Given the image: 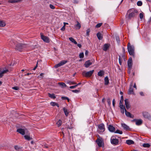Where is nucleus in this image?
Instances as JSON below:
<instances>
[{
	"instance_id": "f257e3e1",
	"label": "nucleus",
	"mask_w": 151,
	"mask_h": 151,
	"mask_svg": "<svg viewBox=\"0 0 151 151\" xmlns=\"http://www.w3.org/2000/svg\"><path fill=\"white\" fill-rule=\"evenodd\" d=\"M137 13L138 11L137 10L134 9H130L127 11L126 17L128 19H130L137 15Z\"/></svg>"
},
{
	"instance_id": "f03ea898",
	"label": "nucleus",
	"mask_w": 151,
	"mask_h": 151,
	"mask_svg": "<svg viewBox=\"0 0 151 151\" xmlns=\"http://www.w3.org/2000/svg\"><path fill=\"white\" fill-rule=\"evenodd\" d=\"M127 49L129 54L133 57H134V46L131 45L130 43L129 42L127 45Z\"/></svg>"
},
{
	"instance_id": "7ed1b4c3",
	"label": "nucleus",
	"mask_w": 151,
	"mask_h": 151,
	"mask_svg": "<svg viewBox=\"0 0 151 151\" xmlns=\"http://www.w3.org/2000/svg\"><path fill=\"white\" fill-rule=\"evenodd\" d=\"M14 42V45L16 46L15 49L16 50L21 51L23 48L26 47V45L25 44L19 43H18L16 42Z\"/></svg>"
},
{
	"instance_id": "20e7f679",
	"label": "nucleus",
	"mask_w": 151,
	"mask_h": 151,
	"mask_svg": "<svg viewBox=\"0 0 151 151\" xmlns=\"http://www.w3.org/2000/svg\"><path fill=\"white\" fill-rule=\"evenodd\" d=\"M110 142L111 143L115 145H118L119 144V140L116 138V137L114 136L111 137V139Z\"/></svg>"
},
{
	"instance_id": "39448f33",
	"label": "nucleus",
	"mask_w": 151,
	"mask_h": 151,
	"mask_svg": "<svg viewBox=\"0 0 151 151\" xmlns=\"http://www.w3.org/2000/svg\"><path fill=\"white\" fill-rule=\"evenodd\" d=\"M94 71V70H93L88 72H86V71H84L82 72V74L85 77H89L92 75Z\"/></svg>"
},
{
	"instance_id": "423d86ee",
	"label": "nucleus",
	"mask_w": 151,
	"mask_h": 151,
	"mask_svg": "<svg viewBox=\"0 0 151 151\" xmlns=\"http://www.w3.org/2000/svg\"><path fill=\"white\" fill-rule=\"evenodd\" d=\"M98 146L99 147H104V143L103 142V141L102 138H98L96 140Z\"/></svg>"
},
{
	"instance_id": "0eeeda50",
	"label": "nucleus",
	"mask_w": 151,
	"mask_h": 151,
	"mask_svg": "<svg viewBox=\"0 0 151 151\" xmlns=\"http://www.w3.org/2000/svg\"><path fill=\"white\" fill-rule=\"evenodd\" d=\"M40 35L41 39H42L44 42L46 43H49L50 42V40L48 37L44 36L42 33H41Z\"/></svg>"
},
{
	"instance_id": "6e6552de",
	"label": "nucleus",
	"mask_w": 151,
	"mask_h": 151,
	"mask_svg": "<svg viewBox=\"0 0 151 151\" xmlns=\"http://www.w3.org/2000/svg\"><path fill=\"white\" fill-rule=\"evenodd\" d=\"M143 116L146 119L151 120V116L148 112H144L142 113Z\"/></svg>"
},
{
	"instance_id": "1a4fd4ad",
	"label": "nucleus",
	"mask_w": 151,
	"mask_h": 151,
	"mask_svg": "<svg viewBox=\"0 0 151 151\" xmlns=\"http://www.w3.org/2000/svg\"><path fill=\"white\" fill-rule=\"evenodd\" d=\"M99 131L100 132H104L105 130L104 125V124L101 123L98 125Z\"/></svg>"
},
{
	"instance_id": "9d476101",
	"label": "nucleus",
	"mask_w": 151,
	"mask_h": 151,
	"mask_svg": "<svg viewBox=\"0 0 151 151\" xmlns=\"http://www.w3.org/2000/svg\"><path fill=\"white\" fill-rule=\"evenodd\" d=\"M67 62V60H62L60 63L56 64L55 65L54 67L55 68H58V67H60L66 63Z\"/></svg>"
},
{
	"instance_id": "9b49d317",
	"label": "nucleus",
	"mask_w": 151,
	"mask_h": 151,
	"mask_svg": "<svg viewBox=\"0 0 151 151\" xmlns=\"http://www.w3.org/2000/svg\"><path fill=\"white\" fill-rule=\"evenodd\" d=\"M27 130V129L26 128L23 129L19 128L17 129V131L22 135H24L25 134V132H26Z\"/></svg>"
},
{
	"instance_id": "f8f14e48",
	"label": "nucleus",
	"mask_w": 151,
	"mask_h": 151,
	"mask_svg": "<svg viewBox=\"0 0 151 151\" xmlns=\"http://www.w3.org/2000/svg\"><path fill=\"white\" fill-rule=\"evenodd\" d=\"M9 72V70L6 68H4L2 71H1L0 73V78L3 76L4 74L6 73Z\"/></svg>"
},
{
	"instance_id": "ddd939ff",
	"label": "nucleus",
	"mask_w": 151,
	"mask_h": 151,
	"mask_svg": "<svg viewBox=\"0 0 151 151\" xmlns=\"http://www.w3.org/2000/svg\"><path fill=\"white\" fill-rule=\"evenodd\" d=\"M127 63L128 68H129V70H130L132 68L133 64L132 60L131 58H130L129 59Z\"/></svg>"
},
{
	"instance_id": "4468645a",
	"label": "nucleus",
	"mask_w": 151,
	"mask_h": 151,
	"mask_svg": "<svg viewBox=\"0 0 151 151\" xmlns=\"http://www.w3.org/2000/svg\"><path fill=\"white\" fill-rule=\"evenodd\" d=\"M93 61L91 62V60H90L86 61L85 63L84 64V65H85V67L88 68V67L90 65L92 64Z\"/></svg>"
},
{
	"instance_id": "2eb2a0df",
	"label": "nucleus",
	"mask_w": 151,
	"mask_h": 151,
	"mask_svg": "<svg viewBox=\"0 0 151 151\" xmlns=\"http://www.w3.org/2000/svg\"><path fill=\"white\" fill-rule=\"evenodd\" d=\"M108 128L110 132H115V128L113 126L111 125H109L108 126Z\"/></svg>"
},
{
	"instance_id": "dca6fc26",
	"label": "nucleus",
	"mask_w": 151,
	"mask_h": 151,
	"mask_svg": "<svg viewBox=\"0 0 151 151\" xmlns=\"http://www.w3.org/2000/svg\"><path fill=\"white\" fill-rule=\"evenodd\" d=\"M132 83L130 85V88L128 91V93L129 94H134L133 89L132 88Z\"/></svg>"
},
{
	"instance_id": "f3484780",
	"label": "nucleus",
	"mask_w": 151,
	"mask_h": 151,
	"mask_svg": "<svg viewBox=\"0 0 151 151\" xmlns=\"http://www.w3.org/2000/svg\"><path fill=\"white\" fill-rule=\"evenodd\" d=\"M125 112L127 116L131 118H133V116L131 114L130 112L127 111L126 109H125Z\"/></svg>"
},
{
	"instance_id": "a211bd4d",
	"label": "nucleus",
	"mask_w": 151,
	"mask_h": 151,
	"mask_svg": "<svg viewBox=\"0 0 151 151\" xmlns=\"http://www.w3.org/2000/svg\"><path fill=\"white\" fill-rule=\"evenodd\" d=\"M110 46V45L109 44H106L104 46L103 48V50L104 51H106L108 49Z\"/></svg>"
},
{
	"instance_id": "6ab92c4d",
	"label": "nucleus",
	"mask_w": 151,
	"mask_h": 151,
	"mask_svg": "<svg viewBox=\"0 0 151 151\" xmlns=\"http://www.w3.org/2000/svg\"><path fill=\"white\" fill-rule=\"evenodd\" d=\"M124 101L126 107L127 109H128L130 108V106L128 100L127 99H126L124 100Z\"/></svg>"
},
{
	"instance_id": "aec40b11",
	"label": "nucleus",
	"mask_w": 151,
	"mask_h": 151,
	"mask_svg": "<svg viewBox=\"0 0 151 151\" xmlns=\"http://www.w3.org/2000/svg\"><path fill=\"white\" fill-rule=\"evenodd\" d=\"M22 0H8V2L11 3H18L21 1Z\"/></svg>"
},
{
	"instance_id": "412c9836",
	"label": "nucleus",
	"mask_w": 151,
	"mask_h": 151,
	"mask_svg": "<svg viewBox=\"0 0 151 151\" xmlns=\"http://www.w3.org/2000/svg\"><path fill=\"white\" fill-rule=\"evenodd\" d=\"M98 39L99 40H101L103 38V35L100 32L98 33L96 35Z\"/></svg>"
},
{
	"instance_id": "4be33fe9",
	"label": "nucleus",
	"mask_w": 151,
	"mask_h": 151,
	"mask_svg": "<svg viewBox=\"0 0 151 151\" xmlns=\"http://www.w3.org/2000/svg\"><path fill=\"white\" fill-rule=\"evenodd\" d=\"M122 125L124 129L126 130H127L129 129V127L125 124H122Z\"/></svg>"
},
{
	"instance_id": "5701e85b",
	"label": "nucleus",
	"mask_w": 151,
	"mask_h": 151,
	"mask_svg": "<svg viewBox=\"0 0 151 151\" xmlns=\"http://www.w3.org/2000/svg\"><path fill=\"white\" fill-rule=\"evenodd\" d=\"M136 121V124L137 125H140L142 123V121L141 119L137 120Z\"/></svg>"
},
{
	"instance_id": "b1692460",
	"label": "nucleus",
	"mask_w": 151,
	"mask_h": 151,
	"mask_svg": "<svg viewBox=\"0 0 151 151\" xmlns=\"http://www.w3.org/2000/svg\"><path fill=\"white\" fill-rule=\"evenodd\" d=\"M104 84L105 85H107L109 83V80L107 76H106L104 78Z\"/></svg>"
},
{
	"instance_id": "393cba45",
	"label": "nucleus",
	"mask_w": 151,
	"mask_h": 151,
	"mask_svg": "<svg viewBox=\"0 0 151 151\" xmlns=\"http://www.w3.org/2000/svg\"><path fill=\"white\" fill-rule=\"evenodd\" d=\"M75 26L76 29H79L81 27V25L77 21V24L75 25Z\"/></svg>"
},
{
	"instance_id": "a878e982",
	"label": "nucleus",
	"mask_w": 151,
	"mask_h": 151,
	"mask_svg": "<svg viewBox=\"0 0 151 151\" xmlns=\"http://www.w3.org/2000/svg\"><path fill=\"white\" fill-rule=\"evenodd\" d=\"M58 84L62 88H65L66 86V85L63 83L59 82L58 83Z\"/></svg>"
},
{
	"instance_id": "bb28decb",
	"label": "nucleus",
	"mask_w": 151,
	"mask_h": 151,
	"mask_svg": "<svg viewBox=\"0 0 151 151\" xmlns=\"http://www.w3.org/2000/svg\"><path fill=\"white\" fill-rule=\"evenodd\" d=\"M126 143L129 145H130L134 143V142L131 140H128L126 141Z\"/></svg>"
},
{
	"instance_id": "cd10ccee",
	"label": "nucleus",
	"mask_w": 151,
	"mask_h": 151,
	"mask_svg": "<svg viewBox=\"0 0 151 151\" xmlns=\"http://www.w3.org/2000/svg\"><path fill=\"white\" fill-rule=\"evenodd\" d=\"M104 72L103 70H101L98 73V75L99 76H102L104 74Z\"/></svg>"
},
{
	"instance_id": "c85d7f7f",
	"label": "nucleus",
	"mask_w": 151,
	"mask_h": 151,
	"mask_svg": "<svg viewBox=\"0 0 151 151\" xmlns=\"http://www.w3.org/2000/svg\"><path fill=\"white\" fill-rule=\"evenodd\" d=\"M69 39L72 42L74 43L75 44H77V42L72 37H69Z\"/></svg>"
},
{
	"instance_id": "c756f323",
	"label": "nucleus",
	"mask_w": 151,
	"mask_h": 151,
	"mask_svg": "<svg viewBox=\"0 0 151 151\" xmlns=\"http://www.w3.org/2000/svg\"><path fill=\"white\" fill-rule=\"evenodd\" d=\"M14 149L17 151H20L22 150V147H19L18 146H15Z\"/></svg>"
},
{
	"instance_id": "7c9ffc66",
	"label": "nucleus",
	"mask_w": 151,
	"mask_h": 151,
	"mask_svg": "<svg viewBox=\"0 0 151 151\" xmlns=\"http://www.w3.org/2000/svg\"><path fill=\"white\" fill-rule=\"evenodd\" d=\"M49 96L52 98L53 99H55V98L56 97L55 96V95L54 94H50V93H49L48 94Z\"/></svg>"
},
{
	"instance_id": "2f4dec72",
	"label": "nucleus",
	"mask_w": 151,
	"mask_h": 151,
	"mask_svg": "<svg viewBox=\"0 0 151 151\" xmlns=\"http://www.w3.org/2000/svg\"><path fill=\"white\" fill-rule=\"evenodd\" d=\"M50 105L52 106H57L58 107H59V105L56 103H55V102H51L50 103Z\"/></svg>"
},
{
	"instance_id": "473e14b6",
	"label": "nucleus",
	"mask_w": 151,
	"mask_h": 151,
	"mask_svg": "<svg viewBox=\"0 0 151 151\" xmlns=\"http://www.w3.org/2000/svg\"><path fill=\"white\" fill-rule=\"evenodd\" d=\"M142 146L144 147H149L150 145L149 143H144L143 144Z\"/></svg>"
},
{
	"instance_id": "72a5a7b5",
	"label": "nucleus",
	"mask_w": 151,
	"mask_h": 151,
	"mask_svg": "<svg viewBox=\"0 0 151 151\" xmlns=\"http://www.w3.org/2000/svg\"><path fill=\"white\" fill-rule=\"evenodd\" d=\"M63 109L65 115L67 116L68 114V111L67 109L65 108H64Z\"/></svg>"
},
{
	"instance_id": "f704fd0d",
	"label": "nucleus",
	"mask_w": 151,
	"mask_h": 151,
	"mask_svg": "<svg viewBox=\"0 0 151 151\" xmlns=\"http://www.w3.org/2000/svg\"><path fill=\"white\" fill-rule=\"evenodd\" d=\"M24 137L25 139L29 140L31 139V138L29 135H25L24 136Z\"/></svg>"
},
{
	"instance_id": "c9c22d12",
	"label": "nucleus",
	"mask_w": 151,
	"mask_h": 151,
	"mask_svg": "<svg viewBox=\"0 0 151 151\" xmlns=\"http://www.w3.org/2000/svg\"><path fill=\"white\" fill-rule=\"evenodd\" d=\"M123 101H120L119 105L120 109H122L123 108V107H125L124 106H123Z\"/></svg>"
},
{
	"instance_id": "e433bc0d",
	"label": "nucleus",
	"mask_w": 151,
	"mask_h": 151,
	"mask_svg": "<svg viewBox=\"0 0 151 151\" xmlns=\"http://www.w3.org/2000/svg\"><path fill=\"white\" fill-rule=\"evenodd\" d=\"M5 24L4 22L1 21H0V27H3L5 26Z\"/></svg>"
},
{
	"instance_id": "4c0bfd02",
	"label": "nucleus",
	"mask_w": 151,
	"mask_h": 151,
	"mask_svg": "<svg viewBox=\"0 0 151 151\" xmlns=\"http://www.w3.org/2000/svg\"><path fill=\"white\" fill-rule=\"evenodd\" d=\"M102 23H99L96 24L95 26V27L96 28H99L100 27L102 24Z\"/></svg>"
},
{
	"instance_id": "58836bf2",
	"label": "nucleus",
	"mask_w": 151,
	"mask_h": 151,
	"mask_svg": "<svg viewBox=\"0 0 151 151\" xmlns=\"http://www.w3.org/2000/svg\"><path fill=\"white\" fill-rule=\"evenodd\" d=\"M62 124V121L60 120H59L57 123V124L58 127H60Z\"/></svg>"
},
{
	"instance_id": "ea45409f",
	"label": "nucleus",
	"mask_w": 151,
	"mask_h": 151,
	"mask_svg": "<svg viewBox=\"0 0 151 151\" xmlns=\"http://www.w3.org/2000/svg\"><path fill=\"white\" fill-rule=\"evenodd\" d=\"M115 133H119L120 134H122L123 133L122 132V131L119 130H116L115 132H114Z\"/></svg>"
},
{
	"instance_id": "a19ab883",
	"label": "nucleus",
	"mask_w": 151,
	"mask_h": 151,
	"mask_svg": "<svg viewBox=\"0 0 151 151\" xmlns=\"http://www.w3.org/2000/svg\"><path fill=\"white\" fill-rule=\"evenodd\" d=\"M142 3L141 1H139L137 3V4L138 6H140L142 5Z\"/></svg>"
},
{
	"instance_id": "79ce46f5",
	"label": "nucleus",
	"mask_w": 151,
	"mask_h": 151,
	"mask_svg": "<svg viewBox=\"0 0 151 151\" xmlns=\"http://www.w3.org/2000/svg\"><path fill=\"white\" fill-rule=\"evenodd\" d=\"M79 56L80 58H82L84 57V54L83 52L81 53L79 55Z\"/></svg>"
},
{
	"instance_id": "37998d69",
	"label": "nucleus",
	"mask_w": 151,
	"mask_h": 151,
	"mask_svg": "<svg viewBox=\"0 0 151 151\" xmlns=\"http://www.w3.org/2000/svg\"><path fill=\"white\" fill-rule=\"evenodd\" d=\"M107 102L109 106L111 105V99L109 98H108L107 99Z\"/></svg>"
},
{
	"instance_id": "c03bdc74",
	"label": "nucleus",
	"mask_w": 151,
	"mask_h": 151,
	"mask_svg": "<svg viewBox=\"0 0 151 151\" xmlns=\"http://www.w3.org/2000/svg\"><path fill=\"white\" fill-rule=\"evenodd\" d=\"M143 17V13H141L139 14V17L140 19H142Z\"/></svg>"
},
{
	"instance_id": "a18cd8bd",
	"label": "nucleus",
	"mask_w": 151,
	"mask_h": 151,
	"mask_svg": "<svg viewBox=\"0 0 151 151\" xmlns=\"http://www.w3.org/2000/svg\"><path fill=\"white\" fill-rule=\"evenodd\" d=\"M86 34L88 36L89 35V32H90V30L89 29H88L86 31Z\"/></svg>"
},
{
	"instance_id": "49530a36",
	"label": "nucleus",
	"mask_w": 151,
	"mask_h": 151,
	"mask_svg": "<svg viewBox=\"0 0 151 151\" xmlns=\"http://www.w3.org/2000/svg\"><path fill=\"white\" fill-rule=\"evenodd\" d=\"M50 8L52 9H55V7L52 4H50Z\"/></svg>"
},
{
	"instance_id": "de8ad7c7",
	"label": "nucleus",
	"mask_w": 151,
	"mask_h": 151,
	"mask_svg": "<svg viewBox=\"0 0 151 151\" xmlns=\"http://www.w3.org/2000/svg\"><path fill=\"white\" fill-rule=\"evenodd\" d=\"M12 88L16 90H17L19 89V87L17 86L14 87Z\"/></svg>"
},
{
	"instance_id": "09e8293b",
	"label": "nucleus",
	"mask_w": 151,
	"mask_h": 151,
	"mask_svg": "<svg viewBox=\"0 0 151 151\" xmlns=\"http://www.w3.org/2000/svg\"><path fill=\"white\" fill-rule=\"evenodd\" d=\"M125 109V107H123V108L121 109V111L122 113V114H124V110Z\"/></svg>"
},
{
	"instance_id": "8fccbe9b",
	"label": "nucleus",
	"mask_w": 151,
	"mask_h": 151,
	"mask_svg": "<svg viewBox=\"0 0 151 151\" xmlns=\"http://www.w3.org/2000/svg\"><path fill=\"white\" fill-rule=\"evenodd\" d=\"M42 145L43 147L45 148H47L48 147V146L46 144H43Z\"/></svg>"
},
{
	"instance_id": "3c124183",
	"label": "nucleus",
	"mask_w": 151,
	"mask_h": 151,
	"mask_svg": "<svg viewBox=\"0 0 151 151\" xmlns=\"http://www.w3.org/2000/svg\"><path fill=\"white\" fill-rule=\"evenodd\" d=\"M77 86V85H75V86H70V88H71V89H73V88H75Z\"/></svg>"
},
{
	"instance_id": "603ef678",
	"label": "nucleus",
	"mask_w": 151,
	"mask_h": 151,
	"mask_svg": "<svg viewBox=\"0 0 151 151\" xmlns=\"http://www.w3.org/2000/svg\"><path fill=\"white\" fill-rule=\"evenodd\" d=\"M72 91L73 92L76 93H78L79 91H78L77 90H72Z\"/></svg>"
},
{
	"instance_id": "864d4df0",
	"label": "nucleus",
	"mask_w": 151,
	"mask_h": 151,
	"mask_svg": "<svg viewBox=\"0 0 151 151\" xmlns=\"http://www.w3.org/2000/svg\"><path fill=\"white\" fill-rule=\"evenodd\" d=\"M65 25H64L61 29V30L64 31L65 30Z\"/></svg>"
},
{
	"instance_id": "5fc2aeb1",
	"label": "nucleus",
	"mask_w": 151,
	"mask_h": 151,
	"mask_svg": "<svg viewBox=\"0 0 151 151\" xmlns=\"http://www.w3.org/2000/svg\"><path fill=\"white\" fill-rule=\"evenodd\" d=\"M119 64L120 65H122V62L121 61V59L120 58V57H119Z\"/></svg>"
},
{
	"instance_id": "6e6d98bb",
	"label": "nucleus",
	"mask_w": 151,
	"mask_h": 151,
	"mask_svg": "<svg viewBox=\"0 0 151 151\" xmlns=\"http://www.w3.org/2000/svg\"><path fill=\"white\" fill-rule=\"evenodd\" d=\"M61 99L63 100H66L67 99V97L62 96L61 97Z\"/></svg>"
},
{
	"instance_id": "4d7b16f0",
	"label": "nucleus",
	"mask_w": 151,
	"mask_h": 151,
	"mask_svg": "<svg viewBox=\"0 0 151 151\" xmlns=\"http://www.w3.org/2000/svg\"><path fill=\"white\" fill-rule=\"evenodd\" d=\"M112 104L113 106L114 107L115 106V100L114 99H113V102H112Z\"/></svg>"
},
{
	"instance_id": "13d9d810",
	"label": "nucleus",
	"mask_w": 151,
	"mask_h": 151,
	"mask_svg": "<svg viewBox=\"0 0 151 151\" xmlns=\"http://www.w3.org/2000/svg\"><path fill=\"white\" fill-rule=\"evenodd\" d=\"M76 84V83H75V82H70V84H72V85Z\"/></svg>"
},
{
	"instance_id": "bf43d9fd",
	"label": "nucleus",
	"mask_w": 151,
	"mask_h": 151,
	"mask_svg": "<svg viewBox=\"0 0 151 151\" xmlns=\"http://www.w3.org/2000/svg\"><path fill=\"white\" fill-rule=\"evenodd\" d=\"M121 100L120 101H123V100H124L123 96H121Z\"/></svg>"
},
{
	"instance_id": "052dcab7",
	"label": "nucleus",
	"mask_w": 151,
	"mask_h": 151,
	"mask_svg": "<svg viewBox=\"0 0 151 151\" xmlns=\"http://www.w3.org/2000/svg\"><path fill=\"white\" fill-rule=\"evenodd\" d=\"M77 45L79 48H81L82 46L81 45V44H78Z\"/></svg>"
},
{
	"instance_id": "680f3d73",
	"label": "nucleus",
	"mask_w": 151,
	"mask_h": 151,
	"mask_svg": "<svg viewBox=\"0 0 151 151\" xmlns=\"http://www.w3.org/2000/svg\"><path fill=\"white\" fill-rule=\"evenodd\" d=\"M88 51L87 50H86L85 52V55H87L88 54Z\"/></svg>"
},
{
	"instance_id": "e2e57ef3",
	"label": "nucleus",
	"mask_w": 151,
	"mask_h": 151,
	"mask_svg": "<svg viewBox=\"0 0 151 151\" xmlns=\"http://www.w3.org/2000/svg\"><path fill=\"white\" fill-rule=\"evenodd\" d=\"M133 87L135 88L136 89H137V86H136V84L135 83H134V85L133 86Z\"/></svg>"
},
{
	"instance_id": "0e129e2a",
	"label": "nucleus",
	"mask_w": 151,
	"mask_h": 151,
	"mask_svg": "<svg viewBox=\"0 0 151 151\" xmlns=\"http://www.w3.org/2000/svg\"><path fill=\"white\" fill-rule=\"evenodd\" d=\"M140 94L142 96H144V94H143V93L142 92H140Z\"/></svg>"
},
{
	"instance_id": "69168bd1",
	"label": "nucleus",
	"mask_w": 151,
	"mask_h": 151,
	"mask_svg": "<svg viewBox=\"0 0 151 151\" xmlns=\"http://www.w3.org/2000/svg\"><path fill=\"white\" fill-rule=\"evenodd\" d=\"M44 75V74L43 73H41L40 75V76H42V77H41V78H42V76H43V75Z\"/></svg>"
},
{
	"instance_id": "338daca9",
	"label": "nucleus",
	"mask_w": 151,
	"mask_h": 151,
	"mask_svg": "<svg viewBox=\"0 0 151 151\" xmlns=\"http://www.w3.org/2000/svg\"><path fill=\"white\" fill-rule=\"evenodd\" d=\"M122 51L123 52H125V49L124 47L122 48Z\"/></svg>"
},
{
	"instance_id": "774afa93",
	"label": "nucleus",
	"mask_w": 151,
	"mask_h": 151,
	"mask_svg": "<svg viewBox=\"0 0 151 151\" xmlns=\"http://www.w3.org/2000/svg\"><path fill=\"white\" fill-rule=\"evenodd\" d=\"M131 70H129V68H128V72L129 73H130L131 72Z\"/></svg>"
}]
</instances>
